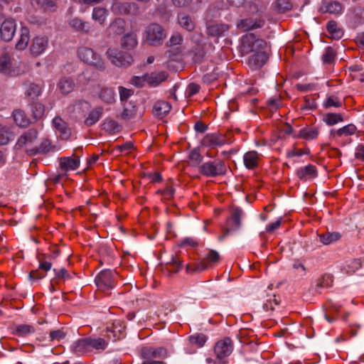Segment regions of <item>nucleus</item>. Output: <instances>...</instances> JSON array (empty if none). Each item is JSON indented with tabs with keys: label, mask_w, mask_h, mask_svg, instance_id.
<instances>
[{
	"label": "nucleus",
	"mask_w": 364,
	"mask_h": 364,
	"mask_svg": "<svg viewBox=\"0 0 364 364\" xmlns=\"http://www.w3.org/2000/svg\"><path fill=\"white\" fill-rule=\"evenodd\" d=\"M137 43L136 36L127 33L121 39V47L126 50L109 48L106 52L107 57L115 66L127 68L134 62L133 55L130 51L137 46Z\"/></svg>",
	"instance_id": "1"
},
{
	"label": "nucleus",
	"mask_w": 364,
	"mask_h": 364,
	"mask_svg": "<svg viewBox=\"0 0 364 364\" xmlns=\"http://www.w3.org/2000/svg\"><path fill=\"white\" fill-rule=\"evenodd\" d=\"M199 171L206 177L223 176L227 172V166L223 160L216 159L202 164L199 166Z\"/></svg>",
	"instance_id": "2"
},
{
	"label": "nucleus",
	"mask_w": 364,
	"mask_h": 364,
	"mask_svg": "<svg viewBox=\"0 0 364 364\" xmlns=\"http://www.w3.org/2000/svg\"><path fill=\"white\" fill-rule=\"evenodd\" d=\"M79 58L84 63L92 65L100 70L105 69V63L99 54L92 48L82 46L77 50Z\"/></svg>",
	"instance_id": "3"
},
{
	"label": "nucleus",
	"mask_w": 364,
	"mask_h": 364,
	"mask_svg": "<svg viewBox=\"0 0 364 364\" xmlns=\"http://www.w3.org/2000/svg\"><path fill=\"white\" fill-rule=\"evenodd\" d=\"M145 38L149 44L159 46L166 38V33L163 27L158 23H151L145 29Z\"/></svg>",
	"instance_id": "4"
},
{
	"label": "nucleus",
	"mask_w": 364,
	"mask_h": 364,
	"mask_svg": "<svg viewBox=\"0 0 364 364\" xmlns=\"http://www.w3.org/2000/svg\"><path fill=\"white\" fill-rule=\"evenodd\" d=\"M242 215L243 210L241 208L237 207L232 209L230 218L227 222L228 227L223 229V234L218 237L219 240H223L228 234L240 228Z\"/></svg>",
	"instance_id": "5"
},
{
	"label": "nucleus",
	"mask_w": 364,
	"mask_h": 364,
	"mask_svg": "<svg viewBox=\"0 0 364 364\" xmlns=\"http://www.w3.org/2000/svg\"><path fill=\"white\" fill-rule=\"evenodd\" d=\"M266 46L267 43L263 39L257 38L254 33H250L242 37V50L246 53L262 52V50Z\"/></svg>",
	"instance_id": "6"
},
{
	"label": "nucleus",
	"mask_w": 364,
	"mask_h": 364,
	"mask_svg": "<svg viewBox=\"0 0 364 364\" xmlns=\"http://www.w3.org/2000/svg\"><path fill=\"white\" fill-rule=\"evenodd\" d=\"M112 10L118 15L138 16L140 14L139 5L134 1L115 2Z\"/></svg>",
	"instance_id": "7"
},
{
	"label": "nucleus",
	"mask_w": 364,
	"mask_h": 364,
	"mask_svg": "<svg viewBox=\"0 0 364 364\" xmlns=\"http://www.w3.org/2000/svg\"><path fill=\"white\" fill-rule=\"evenodd\" d=\"M117 272L105 269L96 277L95 282L99 290L105 291L114 287V274Z\"/></svg>",
	"instance_id": "8"
},
{
	"label": "nucleus",
	"mask_w": 364,
	"mask_h": 364,
	"mask_svg": "<svg viewBox=\"0 0 364 364\" xmlns=\"http://www.w3.org/2000/svg\"><path fill=\"white\" fill-rule=\"evenodd\" d=\"M232 342L228 337L218 341L214 347V353L218 360H223L229 356L232 353Z\"/></svg>",
	"instance_id": "9"
},
{
	"label": "nucleus",
	"mask_w": 364,
	"mask_h": 364,
	"mask_svg": "<svg viewBox=\"0 0 364 364\" xmlns=\"http://www.w3.org/2000/svg\"><path fill=\"white\" fill-rule=\"evenodd\" d=\"M264 25V20L260 18H242L236 23L237 28L244 32L262 28Z\"/></svg>",
	"instance_id": "10"
},
{
	"label": "nucleus",
	"mask_w": 364,
	"mask_h": 364,
	"mask_svg": "<svg viewBox=\"0 0 364 364\" xmlns=\"http://www.w3.org/2000/svg\"><path fill=\"white\" fill-rule=\"evenodd\" d=\"M168 355L165 348L144 347L141 350V357L143 360H154L155 358H165Z\"/></svg>",
	"instance_id": "11"
},
{
	"label": "nucleus",
	"mask_w": 364,
	"mask_h": 364,
	"mask_svg": "<svg viewBox=\"0 0 364 364\" xmlns=\"http://www.w3.org/2000/svg\"><path fill=\"white\" fill-rule=\"evenodd\" d=\"M16 23L13 19H6L0 27V38L4 41H10L16 32Z\"/></svg>",
	"instance_id": "12"
},
{
	"label": "nucleus",
	"mask_w": 364,
	"mask_h": 364,
	"mask_svg": "<svg viewBox=\"0 0 364 364\" xmlns=\"http://www.w3.org/2000/svg\"><path fill=\"white\" fill-rule=\"evenodd\" d=\"M56 150L55 146L52 145L48 139H43L39 146L28 149L26 152L30 156H35L37 154H47Z\"/></svg>",
	"instance_id": "13"
},
{
	"label": "nucleus",
	"mask_w": 364,
	"mask_h": 364,
	"mask_svg": "<svg viewBox=\"0 0 364 364\" xmlns=\"http://www.w3.org/2000/svg\"><path fill=\"white\" fill-rule=\"evenodd\" d=\"M230 28L226 23H206V34L209 37H219L223 36Z\"/></svg>",
	"instance_id": "14"
},
{
	"label": "nucleus",
	"mask_w": 364,
	"mask_h": 364,
	"mask_svg": "<svg viewBox=\"0 0 364 364\" xmlns=\"http://www.w3.org/2000/svg\"><path fill=\"white\" fill-rule=\"evenodd\" d=\"M0 73L10 77L18 74V71L13 66L11 58L7 54L0 58Z\"/></svg>",
	"instance_id": "15"
},
{
	"label": "nucleus",
	"mask_w": 364,
	"mask_h": 364,
	"mask_svg": "<svg viewBox=\"0 0 364 364\" xmlns=\"http://www.w3.org/2000/svg\"><path fill=\"white\" fill-rule=\"evenodd\" d=\"M267 60L268 56L265 52H257L249 57L247 64L252 69H258L263 66Z\"/></svg>",
	"instance_id": "16"
},
{
	"label": "nucleus",
	"mask_w": 364,
	"mask_h": 364,
	"mask_svg": "<svg viewBox=\"0 0 364 364\" xmlns=\"http://www.w3.org/2000/svg\"><path fill=\"white\" fill-rule=\"evenodd\" d=\"M38 138V132L36 129H29L24 132L18 138L16 145L23 147L33 144Z\"/></svg>",
	"instance_id": "17"
},
{
	"label": "nucleus",
	"mask_w": 364,
	"mask_h": 364,
	"mask_svg": "<svg viewBox=\"0 0 364 364\" xmlns=\"http://www.w3.org/2000/svg\"><path fill=\"white\" fill-rule=\"evenodd\" d=\"M48 40L45 36H36L33 38L31 46V51L33 55H38L41 54L48 46Z\"/></svg>",
	"instance_id": "18"
},
{
	"label": "nucleus",
	"mask_w": 364,
	"mask_h": 364,
	"mask_svg": "<svg viewBox=\"0 0 364 364\" xmlns=\"http://www.w3.org/2000/svg\"><path fill=\"white\" fill-rule=\"evenodd\" d=\"M342 11L343 6L336 1H323L319 8V11L321 13H329L336 15L341 14Z\"/></svg>",
	"instance_id": "19"
},
{
	"label": "nucleus",
	"mask_w": 364,
	"mask_h": 364,
	"mask_svg": "<svg viewBox=\"0 0 364 364\" xmlns=\"http://www.w3.org/2000/svg\"><path fill=\"white\" fill-rule=\"evenodd\" d=\"M203 144L206 146L215 148L226 143L225 137L222 134H209L205 135L203 139Z\"/></svg>",
	"instance_id": "20"
},
{
	"label": "nucleus",
	"mask_w": 364,
	"mask_h": 364,
	"mask_svg": "<svg viewBox=\"0 0 364 364\" xmlns=\"http://www.w3.org/2000/svg\"><path fill=\"white\" fill-rule=\"evenodd\" d=\"M125 26L126 22L123 18H116L110 23L107 29L109 36H115L122 35L125 31Z\"/></svg>",
	"instance_id": "21"
},
{
	"label": "nucleus",
	"mask_w": 364,
	"mask_h": 364,
	"mask_svg": "<svg viewBox=\"0 0 364 364\" xmlns=\"http://www.w3.org/2000/svg\"><path fill=\"white\" fill-rule=\"evenodd\" d=\"M317 175L316 166L309 164L306 166L301 167L296 171L297 177L301 181H306L316 177Z\"/></svg>",
	"instance_id": "22"
},
{
	"label": "nucleus",
	"mask_w": 364,
	"mask_h": 364,
	"mask_svg": "<svg viewBox=\"0 0 364 364\" xmlns=\"http://www.w3.org/2000/svg\"><path fill=\"white\" fill-rule=\"evenodd\" d=\"M168 76V75L166 71H161L159 73L154 72L151 74H145L146 82L152 87H156L165 81Z\"/></svg>",
	"instance_id": "23"
},
{
	"label": "nucleus",
	"mask_w": 364,
	"mask_h": 364,
	"mask_svg": "<svg viewBox=\"0 0 364 364\" xmlns=\"http://www.w3.org/2000/svg\"><path fill=\"white\" fill-rule=\"evenodd\" d=\"M123 107L124 109L120 115L122 119L128 121L135 117L136 114L137 107L134 102H125L123 104Z\"/></svg>",
	"instance_id": "24"
},
{
	"label": "nucleus",
	"mask_w": 364,
	"mask_h": 364,
	"mask_svg": "<svg viewBox=\"0 0 364 364\" xmlns=\"http://www.w3.org/2000/svg\"><path fill=\"white\" fill-rule=\"evenodd\" d=\"M72 351L78 356L85 355L90 352L89 343L87 338H80L75 341L72 347Z\"/></svg>",
	"instance_id": "25"
},
{
	"label": "nucleus",
	"mask_w": 364,
	"mask_h": 364,
	"mask_svg": "<svg viewBox=\"0 0 364 364\" xmlns=\"http://www.w3.org/2000/svg\"><path fill=\"white\" fill-rule=\"evenodd\" d=\"M59 255V250H55L53 255H41L38 257V262L40 263V269H43L44 272H47L51 269L52 263L51 259H55Z\"/></svg>",
	"instance_id": "26"
},
{
	"label": "nucleus",
	"mask_w": 364,
	"mask_h": 364,
	"mask_svg": "<svg viewBox=\"0 0 364 364\" xmlns=\"http://www.w3.org/2000/svg\"><path fill=\"white\" fill-rule=\"evenodd\" d=\"M245 8L252 14H260L266 9V5L262 0H248Z\"/></svg>",
	"instance_id": "27"
},
{
	"label": "nucleus",
	"mask_w": 364,
	"mask_h": 364,
	"mask_svg": "<svg viewBox=\"0 0 364 364\" xmlns=\"http://www.w3.org/2000/svg\"><path fill=\"white\" fill-rule=\"evenodd\" d=\"M171 106L168 102L158 101L153 107V113L155 116L162 118L166 116L171 110Z\"/></svg>",
	"instance_id": "28"
},
{
	"label": "nucleus",
	"mask_w": 364,
	"mask_h": 364,
	"mask_svg": "<svg viewBox=\"0 0 364 364\" xmlns=\"http://www.w3.org/2000/svg\"><path fill=\"white\" fill-rule=\"evenodd\" d=\"M80 159L78 158L62 157L60 159V168L64 171L75 170L78 168Z\"/></svg>",
	"instance_id": "29"
},
{
	"label": "nucleus",
	"mask_w": 364,
	"mask_h": 364,
	"mask_svg": "<svg viewBox=\"0 0 364 364\" xmlns=\"http://www.w3.org/2000/svg\"><path fill=\"white\" fill-rule=\"evenodd\" d=\"M74 87V81L68 77H61L58 83V88L63 95L69 94L73 90Z\"/></svg>",
	"instance_id": "30"
},
{
	"label": "nucleus",
	"mask_w": 364,
	"mask_h": 364,
	"mask_svg": "<svg viewBox=\"0 0 364 364\" xmlns=\"http://www.w3.org/2000/svg\"><path fill=\"white\" fill-rule=\"evenodd\" d=\"M53 124L54 127L60 133L61 137L67 139L70 134L69 128L67 123L63 121L60 117H56L53 119Z\"/></svg>",
	"instance_id": "31"
},
{
	"label": "nucleus",
	"mask_w": 364,
	"mask_h": 364,
	"mask_svg": "<svg viewBox=\"0 0 364 364\" xmlns=\"http://www.w3.org/2000/svg\"><path fill=\"white\" fill-rule=\"evenodd\" d=\"M326 29L332 39L339 40L343 36V29L338 26V24L335 21H328L326 25Z\"/></svg>",
	"instance_id": "32"
},
{
	"label": "nucleus",
	"mask_w": 364,
	"mask_h": 364,
	"mask_svg": "<svg viewBox=\"0 0 364 364\" xmlns=\"http://www.w3.org/2000/svg\"><path fill=\"white\" fill-rule=\"evenodd\" d=\"M29 30L26 27H22L21 29V33L19 39L18 40L16 48L18 50H24L28 44L30 40Z\"/></svg>",
	"instance_id": "33"
},
{
	"label": "nucleus",
	"mask_w": 364,
	"mask_h": 364,
	"mask_svg": "<svg viewBox=\"0 0 364 364\" xmlns=\"http://www.w3.org/2000/svg\"><path fill=\"white\" fill-rule=\"evenodd\" d=\"M245 166L249 169H253L257 166L258 154L255 151H248L244 155Z\"/></svg>",
	"instance_id": "34"
},
{
	"label": "nucleus",
	"mask_w": 364,
	"mask_h": 364,
	"mask_svg": "<svg viewBox=\"0 0 364 364\" xmlns=\"http://www.w3.org/2000/svg\"><path fill=\"white\" fill-rule=\"evenodd\" d=\"M103 113V108L97 107L92 109L88 114V117L85 120V124L90 127L95 124L100 119Z\"/></svg>",
	"instance_id": "35"
},
{
	"label": "nucleus",
	"mask_w": 364,
	"mask_h": 364,
	"mask_svg": "<svg viewBox=\"0 0 364 364\" xmlns=\"http://www.w3.org/2000/svg\"><path fill=\"white\" fill-rule=\"evenodd\" d=\"M14 120L16 124L21 127H26L31 123L30 119L26 115V113L21 109L15 110L13 112Z\"/></svg>",
	"instance_id": "36"
},
{
	"label": "nucleus",
	"mask_w": 364,
	"mask_h": 364,
	"mask_svg": "<svg viewBox=\"0 0 364 364\" xmlns=\"http://www.w3.org/2000/svg\"><path fill=\"white\" fill-rule=\"evenodd\" d=\"M178 21L180 26L188 31H191L195 28V23L188 14H179Z\"/></svg>",
	"instance_id": "37"
},
{
	"label": "nucleus",
	"mask_w": 364,
	"mask_h": 364,
	"mask_svg": "<svg viewBox=\"0 0 364 364\" xmlns=\"http://www.w3.org/2000/svg\"><path fill=\"white\" fill-rule=\"evenodd\" d=\"M69 25L77 31L87 33L90 31V27L87 26V23L78 18L70 19Z\"/></svg>",
	"instance_id": "38"
},
{
	"label": "nucleus",
	"mask_w": 364,
	"mask_h": 364,
	"mask_svg": "<svg viewBox=\"0 0 364 364\" xmlns=\"http://www.w3.org/2000/svg\"><path fill=\"white\" fill-rule=\"evenodd\" d=\"M318 236L320 237V241L325 245L338 241L341 238L340 233L337 232H326L318 235Z\"/></svg>",
	"instance_id": "39"
},
{
	"label": "nucleus",
	"mask_w": 364,
	"mask_h": 364,
	"mask_svg": "<svg viewBox=\"0 0 364 364\" xmlns=\"http://www.w3.org/2000/svg\"><path fill=\"white\" fill-rule=\"evenodd\" d=\"M182 266V262L178 257H172L170 262L167 263L165 270L168 275L171 276L173 273L178 272Z\"/></svg>",
	"instance_id": "40"
},
{
	"label": "nucleus",
	"mask_w": 364,
	"mask_h": 364,
	"mask_svg": "<svg viewBox=\"0 0 364 364\" xmlns=\"http://www.w3.org/2000/svg\"><path fill=\"white\" fill-rule=\"evenodd\" d=\"M188 164L193 167H199L200 164L203 161V157L200 154L198 149H193L188 155Z\"/></svg>",
	"instance_id": "41"
},
{
	"label": "nucleus",
	"mask_w": 364,
	"mask_h": 364,
	"mask_svg": "<svg viewBox=\"0 0 364 364\" xmlns=\"http://www.w3.org/2000/svg\"><path fill=\"white\" fill-rule=\"evenodd\" d=\"M41 9L46 11H53L55 10L57 0H32Z\"/></svg>",
	"instance_id": "42"
},
{
	"label": "nucleus",
	"mask_w": 364,
	"mask_h": 364,
	"mask_svg": "<svg viewBox=\"0 0 364 364\" xmlns=\"http://www.w3.org/2000/svg\"><path fill=\"white\" fill-rule=\"evenodd\" d=\"M114 92L112 88L103 87L101 89L99 97L105 102L111 104L114 102Z\"/></svg>",
	"instance_id": "43"
},
{
	"label": "nucleus",
	"mask_w": 364,
	"mask_h": 364,
	"mask_svg": "<svg viewBox=\"0 0 364 364\" xmlns=\"http://www.w3.org/2000/svg\"><path fill=\"white\" fill-rule=\"evenodd\" d=\"M102 128L105 131L109 133H117L121 130V127L119 124L109 118H107L105 120L102 124Z\"/></svg>",
	"instance_id": "44"
},
{
	"label": "nucleus",
	"mask_w": 364,
	"mask_h": 364,
	"mask_svg": "<svg viewBox=\"0 0 364 364\" xmlns=\"http://www.w3.org/2000/svg\"><path fill=\"white\" fill-rule=\"evenodd\" d=\"M87 340L90 351L92 350V348L97 350H104L107 346V343L105 341L104 338H92L89 337L87 338Z\"/></svg>",
	"instance_id": "45"
},
{
	"label": "nucleus",
	"mask_w": 364,
	"mask_h": 364,
	"mask_svg": "<svg viewBox=\"0 0 364 364\" xmlns=\"http://www.w3.org/2000/svg\"><path fill=\"white\" fill-rule=\"evenodd\" d=\"M31 109L34 121L41 119L44 114V105L39 102H33L31 105Z\"/></svg>",
	"instance_id": "46"
},
{
	"label": "nucleus",
	"mask_w": 364,
	"mask_h": 364,
	"mask_svg": "<svg viewBox=\"0 0 364 364\" xmlns=\"http://www.w3.org/2000/svg\"><path fill=\"white\" fill-rule=\"evenodd\" d=\"M208 268V264L205 261L201 260L198 263H195L193 264H187L186 265V272L187 273H195V272H201Z\"/></svg>",
	"instance_id": "47"
},
{
	"label": "nucleus",
	"mask_w": 364,
	"mask_h": 364,
	"mask_svg": "<svg viewBox=\"0 0 364 364\" xmlns=\"http://www.w3.org/2000/svg\"><path fill=\"white\" fill-rule=\"evenodd\" d=\"M324 122L328 126H333L338 122L343 121V114L341 113H327L323 119Z\"/></svg>",
	"instance_id": "48"
},
{
	"label": "nucleus",
	"mask_w": 364,
	"mask_h": 364,
	"mask_svg": "<svg viewBox=\"0 0 364 364\" xmlns=\"http://www.w3.org/2000/svg\"><path fill=\"white\" fill-rule=\"evenodd\" d=\"M318 134V131L316 128H304L300 130L299 136L306 140H312L316 139Z\"/></svg>",
	"instance_id": "49"
},
{
	"label": "nucleus",
	"mask_w": 364,
	"mask_h": 364,
	"mask_svg": "<svg viewBox=\"0 0 364 364\" xmlns=\"http://www.w3.org/2000/svg\"><path fill=\"white\" fill-rule=\"evenodd\" d=\"M107 16V11L102 7L95 8L92 12V18L102 24Z\"/></svg>",
	"instance_id": "50"
},
{
	"label": "nucleus",
	"mask_w": 364,
	"mask_h": 364,
	"mask_svg": "<svg viewBox=\"0 0 364 364\" xmlns=\"http://www.w3.org/2000/svg\"><path fill=\"white\" fill-rule=\"evenodd\" d=\"M14 134L6 127L0 128V145H6L14 139Z\"/></svg>",
	"instance_id": "51"
},
{
	"label": "nucleus",
	"mask_w": 364,
	"mask_h": 364,
	"mask_svg": "<svg viewBox=\"0 0 364 364\" xmlns=\"http://www.w3.org/2000/svg\"><path fill=\"white\" fill-rule=\"evenodd\" d=\"M35 331V328L33 326L28 324H22L16 326L15 334L19 336H26L28 334L32 333Z\"/></svg>",
	"instance_id": "52"
},
{
	"label": "nucleus",
	"mask_w": 364,
	"mask_h": 364,
	"mask_svg": "<svg viewBox=\"0 0 364 364\" xmlns=\"http://www.w3.org/2000/svg\"><path fill=\"white\" fill-rule=\"evenodd\" d=\"M356 127L353 124H349L342 128L338 129L336 134L338 136H341L343 135L350 136L356 132Z\"/></svg>",
	"instance_id": "53"
},
{
	"label": "nucleus",
	"mask_w": 364,
	"mask_h": 364,
	"mask_svg": "<svg viewBox=\"0 0 364 364\" xmlns=\"http://www.w3.org/2000/svg\"><path fill=\"white\" fill-rule=\"evenodd\" d=\"M276 8L279 13H285L292 8V4L289 0H277Z\"/></svg>",
	"instance_id": "54"
},
{
	"label": "nucleus",
	"mask_w": 364,
	"mask_h": 364,
	"mask_svg": "<svg viewBox=\"0 0 364 364\" xmlns=\"http://www.w3.org/2000/svg\"><path fill=\"white\" fill-rule=\"evenodd\" d=\"M202 260L205 261L209 267L211 266V264L217 263L220 260V255L218 252L210 250Z\"/></svg>",
	"instance_id": "55"
},
{
	"label": "nucleus",
	"mask_w": 364,
	"mask_h": 364,
	"mask_svg": "<svg viewBox=\"0 0 364 364\" xmlns=\"http://www.w3.org/2000/svg\"><path fill=\"white\" fill-rule=\"evenodd\" d=\"M335 58L336 53L334 50L330 46L327 47L322 56L323 63L330 64L335 60Z\"/></svg>",
	"instance_id": "56"
},
{
	"label": "nucleus",
	"mask_w": 364,
	"mask_h": 364,
	"mask_svg": "<svg viewBox=\"0 0 364 364\" xmlns=\"http://www.w3.org/2000/svg\"><path fill=\"white\" fill-rule=\"evenodd\" d=\"M323 105L326 109L331 107H340L342 106V102L337 97L332 95L326 99Z\"/></svg>",
	"instance_id": "57"
},
{
	"label": "nucleus",
	"mask_w": 364,
	"mask_h": 364,
	"mask_svg": "<svg viewBox=\"0 0 364 364\" xmlns=\"http://www.w3.org/2000/svg\"><path fill=\"white\" fill-rule=\"evenodd\" d=\"M189 341L191 343L198 345V347H202L207 341V337L204 334H196L190 336Z\"/></svg>",
	"instance_id": "58"
},
{
	"label": "nucleus",
	"mask_w": 364,
	"mask_h": 364,
	"mask_svg": "<svg viewBox=\"0 0 364 364\" xmlns=\"http://www.w3.org/2000/svg\"><path fill=\"white\" fill-rule=\"evenodd\" d=\"M41 92V88L39 85L36 84H30L27 90L26 94L28 96L32 97L33 99L37 97Z\"/></svg>",
	"instance_id": "59"
},
{
	"label": "nucleus",
	"mask_w": 364,
	"mask_h": 364,
	"mask_svg": "<svg viewBox=\"0 0 364 364\" xmlns=\"http://www.w3.org/2000/svg\"><path fill=\"white\" fill-rule=\"evenodd\" d=\"M205 57V51L200 48H197L193 51V60L195 63H201Z\"/></svg>",
	"instance_id": "60"
},
{
	"label": "nucleus",
	"mask_w": 364,
	"mask_h": 364,
	"mask_svg": "<svg viewBox=\"0 0 364 364\" xmlns=\"http://www.w3.org/2000/svg\"><path fill=\"white\" fill-rule=\"evenodd\" d=\"M65 333L62 329L51 331L50 332V341H59L65 337Z\"/></svg>",
	"instance_id": "61"
},
{
	"label": "nucleus",
	"mask_w": 364,
	"mask_h": 364,
	"mask_svg": "<svg viewBox=\"0 0 364 364\" xmlns=\"http://www.w3.org/2000/svg\"><path fill=\"white\" fill-rule=\"evenodd\" d=\"M119 97L122 102H127V99L132 96L134 93L132 90L127 89L123 87H119Z\"/></svg>",
	"instance_id": "62"
},
{
	"label": "nucleus",
	"mask_w": 364,
	"mask_h": 364,
	"mask_svg": "<svg viewBox=\"0 0 364 364\" xmlns=\"http://www.w3.org/2000/svg\"><path fill=\"white\" fill-rule=\"evenodd\" d=\"M53 272L55 273V277L58 279H69L71 278L70 274L65 268H61L60 269H53Z\"/></svg>",
	"instance_id": "63"
},
{
	"label": "nucleus",
	"mask_w": 364,
	"mask_h": 364,
	"mask_svg": "<svg viewBox=\"0 0 364 364\" xmlns=\"http://www.w3.org/2000/svg\"><path fill=\"white\" fill-rule=\"evenodd\" d=\"M157 193L161 194L165 199L169 200L173 196L175 189L171 186H167L164 190H159Z\"/></svg>",
	"instance_id": "64"
}]
</instances>
